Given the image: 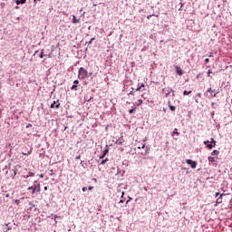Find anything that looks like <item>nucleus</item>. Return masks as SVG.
<instances>
[{
	"instance_id": "f257e3e1",
	"label": "nucleus",
	"mask_w": 232,
	"mask_h": 232,
	"mask_svg": "<svg viewBox=\"0 0 232 232\" xmlns=\"http://www.w3.org/2000/svg\"><path fill=\"white\" fill-rule=\"evenodd\" d=\"M92 75V72H88V70L84 69V67H81L78 71V79L80 81H84V79L91 77Z\"/></svg>"
},
{
	"instance_id": "f03ea898",
	"label": "nucleus",
	"mask_w": 232,
	"mask_h": 232,
	"mask_svg": "<svg viewBox=\"0 0 232 232\" xmlns=\"http://www.w3.org/2000/svg\"><path fill=\"white\" fill-rule=\"evenodd\" d=\"M27 189H28V191H30V189H33L31 194L35 195V191H37V193H39L41 191V183L34 181V185L29 187Z\"/></svg>"
},
{
	"instance_id": "7ed1b4c3",
	"label": "nucleus",
	"mask_w": 232,
	"mask_h": 232,
	"mask_svg": "<svg viewBox=\"0 0 232 232\" xmlns=\"http://www.w3.org/2000/svg\"><path fill=\"white\" fill-rule=\"evenodd\" d=\"M186 163L192 168V169H195L197 168V161H194L192 160H186Z\"/></svg>"
},
{
	"instance_id": "20e7f679",
	"label": "nucleus",
	"mask_w": 232,
	"mask_h": 232,
	"mask_svg": "<svg viewBox=\"0 0 232 232\" xmlns=\"http://www.w3.org/2000/svg\"><path fill=\"white\" fill-rule=\"evenodd\" d=\"M60 107H61V103H59V100H57L56 102H53L51 104V108H57V109H59Z\"/></svg>"
},
{
	"instance_id": "39448f33",
	"label": "nucleus",
	"mask_w": 232,
	"mask_h": 232,
	"mask_svg": "<svg viewBox=\"0 0 232 232\" xmlns=\"http://www.w3.org/2000/svg\"><path fill=\"white\" fill-rule=\"evenodd\" d=\"M175 70H176V73H178V75H183L184 72H182V69L179 65L175 66Z\"/></svg>"
},
{
	"instance_id": "423d86ee",
	"label": "nucleus",
	"mask_w": 232,
	"mask_h": 232,
	"mask_svg": "<svg viewBox=\"0 0 232 232\" xmlns=\"http://www.w3.org/2000/svg\"><path fill=\"white\" fill-rule=\"evenodd\" d=\"M208 142L213 144V146H217V140H215L213 138H211L210 140L204 141V144H208Z\"/></svg>"
},
{
	"instance_id": "0eeeda50",
	"label": "nucleus",
	"mask_w": 232,
	"mask_h": 232,
	"mask_svg": "<svg viewBox=\"0 0 232 232\" xmlns=\"http://www.w3.org/2000/svg\"><path fill=\"white\" fill-rule=\"evenodd\" d=\"M168 104L170 111H175V110H177L175 106L171 105V102H168Z\"/></svg>"
},
{
	"instance_id": "6e6552de",
	"label": "nucleus",
	"mask_w": 232,
	"mask_h": 232,
	"mask_svg": "<svg viewBox=\"0 0 232 232\" xmlns=\"http://www.w3.org/2000/svg\"><path fill=\"white\" fill-rule=\"evenodd\" d=\"M218 159V158H217V157H211V156H209V157H208V162H217Z\"/></svg>"
},
{
	"instance_id": "1a4fd4ad",
	"label": "nucleus",
	"mask_w": 232,
	"mask_h": 232,
	"mask_svg": "<svg viewBox=\"0 0 232 232\" xmlns=\"http://www.w3.org/2000/svg\"><path fill=\"white\" fill-rule=\"evenodd\" d=\"M72 22L73 24H77V23H80V20L77 19V16L72 15Z\"/></svg>"
},
{
	"instance_id": "9d476101",
	"label": "nucleus",
	"mask_w": 232,
	"mask_h": 232,
	"mask_svg": "<svg viewBox=\"0 0 232 232\" xmlns=\"http://www.w3.org/2000/svg\"><path fill=\"white\" fill-rule=\"evenodd\" d=\"M31 154H32V149H30V150H28V151L24 150V151L22 152V155L28 156V155H31Z\"/></svg>"
},
{
	"instance_id": "9b49d317",
	"label": "nucleus",
	"mask_w": 232,
	"mask_h": 232,
	"mask_svg": "<svg viewBox=\"0 0 232 232\" xmlns=\"http://www.w3.org/2000/svg\"><path fill=\"white\" fill-rule=\"evenodd\" d=\"M136 110H137V107H131V109L129 111L130 115H132V113H135Z\"/></svg>"
},
{
	"instance_id": "f8f14e48",
	"label": "nucleus",
	"mask_w": 232,
	"mask_h": 232,
	"mask_svg": "<svg viewBox=\"0 0 232 232\" xmlns=\"http://www.w3.org/2000/svg\"><path fill=\"white\" fill-rule=\"evenodd\" d=\"M26 3V0H16V5H24Z\"/></svg>"
},
{
	"instance_id": "ddd939ff",
	"label": "nucleus",
	"mask_w": 232,
	"mask_h": 232,
	"mask_svg": "<svg viewBox=\"0 0 232 232\" xmlns=\"http://www.w3.org/2000/svg\"><path fill=\"white\" fill-rule=\"evenodd\" d=\"M217 93H218V92H215L212 90L210 92V95H211V97H217Z\"/></svg>"
},
{
	"instance_id": "4468645a",
	"label": "nucleus",
	"mask_w": 232,
	"mask_h": 232,
	"mask_svg": "<svg viewBox=\"0 0 232 232\" xmlns=\"http://www.w3.org/2000/svg\"><path fill=\"white\" fill-rule=\"evenodd\" d=\"M173 135H180V133H179V130L178 129H174L173 130L172 136Z\"/></svg>"
},
{
	"instance_id": "2eb2a0df",
	"label": "nucleus",
	"mask_w": 232,
	"mask_h": 232,
	"mask_svg": "<svg viewBox=\"0 0 232 232\" xmlns=\"http://www.w3.org/2000/svg\"><path fill=\"white\" fill-rule=\"evenodd\" d=\"M108 149H105V150L103 151V154L102 157H100V159H104V157H106V154L108 153Z\"/></svg>"
},
{
	"instance_id": "dca6fc26",
	"label": "nucleus",
	"mask_w": 232,
	"mask_h": 232,
	"mask_svg": "<svg viewBox=\"0 0 232 232\" xmlns=\"http://www.w3.org/2000/svg\"><path fill=\"white\" fill-rule=\"evenodd\" d=\"M144 86H145L144 83H142L140 87L136 89V92H140L142 88H144Z\"/></svg>"
},
{
	"instance_id": "f3484780",
	"label": "nucleus",
	"mask_w": 232,
	"mask_h": 232,
	"mask_svg": "<svg viewBox=\"0 0 232 232\" xmlns=\"http://www.w3.org/2000/svg\"><path fill=\"white\" fill-rule=\"evenodd\" d=\"M43 57H44V49H42L40 53V59H43Z\"/></svg>"
},
{
	"instance_id": "a211bd4d",
	"label": "nucleus",
	"mask_w": 232,
	"mask_h": 232,
	"mask_svg": "<svg viewBox=\"0 0 232 232\" xmlns=\"http://www.w3.org/2000/svg\"><path fill=\"white\" fill-rule=\"evenodd\" d=\"M207 148H208V150H212L213 148H215V146H213V144L208 143L207 144Z\"/></svg>"
},
{
	"instance_id": "6ab92c4d",
	"label": "nucleus",
	"mask_w": 232,
	"mask_h": 232,
	"mask_svg": "<svg viewBox=\"0 0 232 232\" xmlns=\"http://www.w3.org/2000/svg\"><path fill=\"white\" fill-rule=\"evenodd\" d=\"M71 90H72L73 92H77V85H72V87H71Z\"/></svg>"
},
{
	"instance_id": "aec40b11",
	"label": "nucleus",
	"mask_w": 232,
	"mask_h": 232,
	"mask_svg": "<svg viewBox=\"0 0 232 232\" xmlns=\"http://www.w3.org/2000/svg\"><path fill=\"white\" fill-rule=\"evenodd\" d=\"M190 93H191V91H184L183 92V95H190Z\"/></svg>"
},
{
	"instance_id": "412c9836",
	"label": "nucleus",
	"mask_w": 232,
	"mask_h": 232,
	"mask_svg": "<svg viewBox=\"0 0 232 232\" xmlns=\"http://www.w3.org/2000/svg\"><path fill=\"white\" fill-rule=\"evenodd\" d=\"M218 150H213L212 152H211V155L212 156H215V155H218Z\"/></svg>"
},
{
	"instance_id": "4be33fe9",
	"label": "nucleus",
	"mask_w": 232,
	"mask_h": 232,
	"mask_svg": "<svg viewBox=\"0 0 232 232\" xmlns=\"http://www.w3.org/2000/svg\"><path fill=\"white\" fill-rule=\"evenodd\" d=\"M13 172H14V175L12 177L13 179H14L15 175H17V169H13Z\"/></svg>"
},
{
	"instance_id": "5701e85b",
	"label": "nucleus",
	"mask_w": 232,
	"mask_h": 232,
	"mask_svg": "<svg viewBox=\"0 0 232 232\" xmlns=\"http://www.w3.org/2000/svg\"><path fill=\"white\" fill-rule=\"evenodd\" d=\"M35 174L34 172H29V175L26 176V179H28V177H34Z\"/></svg>"
},
{
	"instance_id": "b1692460",
	"label": "nucleus",
	"mask_w": 232,
	"mask_h": 232,
	"mask_svg": "<svg viewBox=\"0 0 232 232\" xmlns=\"http://www.w3.org/2000/svg\"><path fill=\"white\" fill-rule=\"evenodd\" d=\"M142 104V100H138V102H136L137 106H140Z\"/></svg>"
},
{
	"instance_id": "393cba45",
	"label": "nucleus",
	"mask_w": 232,
	"mask_h": 232,
	"mask_svg": "<svg viewBox=\"0 0 232 232\" xmlns=\"http://www.w3.org/2000/svg\"><path fill=\"white\" fill-rule=\"evenodd\" d=\"M108 162V158H106L105 160H102L101 164L102 165H104L105 163Z\"/></svg>"
},
{
	"instance_id": "a878e982",
	"label": "nucleus",
	"mask_w": 232,
	"mask_h": 232,
	"mask_svg": "<svg viewBox=\"0 0 232 232\" xmlns=\"http://www.w3.org/2000/svg\"><path fill=\"white\" fill-rule=\"evenodd\" d=\"M211 73H213V72H211V70L208 71V77H211Z\"/></svg>"
},
{
	"instance_id": "bb28decb",
	"label": "nucleus",
	"mask_w": 232,
	"mask_h": 232,
	"mask_svg": "<svg viewBox=\"0 0 232 232\" xmlns=\"http://www.w3.org/2000/svg\"><path fill=\"white\" fill-rule=\"evenodd\" d=\"M92 41H95V38H92L90 41H89V44H92Z\"/></svg>"
},
{
	"instance_id": "cd10ccee",
	"label": "nucleus",
	"mask_w": 232,
	"mask_h": 232,
	"mask_svg": "<svg viewBox=\"0 0 232 232\" xmlns=\"http://www.w3.org/2000/svg\"><path fill=\"white\" fill-rule=\"evenodd\" d=\"M73 84L77 86V84H79V81H78V80H75V81L73 82Z\"/></svg>"
},
{
	"instance_id": "c85d7f7f",
	"label": "nucleus",
	"mask_w": 232,
	"mask_h": 232,
	"mask_svg": "<svg viewBox=\"0 0 232 232\" xmlns=\"http://www.w3.org/2000/svg\"><path fill=\"white\" fill-rule=\"evenodd\" d=\"M118 144L122 145V140H121V138H120V140H118Z\"/></svg>"
},
{
	"instance_id": "c756f323",
	"label": "nucleus",
	"mask_w": 232,
	"mask_h": 232,
	"mask_svg": "<svg viewBox=\"0 0 232 232\" xmlns=\"http://www.w3.org/2000/svg\"><path fill=\"white\" fill-rule=\"evenodd\" d=\"M79 159H81V155H78V156L75 158L76 160H79Z\"/></svg>"
},
{
	"instance_id": "7c9ffc66",
	"label": "nucleus",
	"mask_w": 232,
	"mask_h": 232,
	"mask_svg": "<svg viewBox=\"0 0 232 232\" xmlns=\"http://www.w3.org/2000/svg\"><path fill=\"white\" fill-rule=\"evenodd\" d=\"M205 63H209V58H206Z\"/></svg>"
},
{
	"instance_id": "2f4dec72",
	"label": "nucleus",
	"mask_w": 232,
	"mask_h": 232,
	"mask_svg": "<svg viewBox=\"0 0 232 232\" xmlns=\"http://www.w3.org/2000/svg\"><path fill=\"white\" fill-rule=\"evenodd\" d=\"M213 90H211V88H208L207 92H208L209 93H211Z\"/></svg>"
},
{
	"instance_id": "473e14b6",
	"label": "nucleus",
	"mask_w": 232,
	"mask_h": 232,
	"mask_svg": "<svg viewBox=\"0 0 232 232\" xmlns=\"http://www.w3.org/2000/svg\"><path fill=\"white\" fill-rule=\"evenodd\" d=\"M92 189H93V187H92V186H90V187H89V191H92Z\"/></svg>"
},
{
	"instance_id": "72a5a7b5",
	"label": "nucleus",
	"mask_w": 232,
	"mask_h": 232,
	"mask_svg": "<svg viewBox=\"0 0 232 232\" xmlns=\"http://www.w3.org/2000/svg\"><path fill=\"white\" fill-rule=\"evenodd\" d=\"M144 148H146V145H145V144H142V145H141V149L144 150Z\"/></svg>"
},
{
	"instance_id": "f704fd0d",
	"label": "nucleus",
	"mask_w": 232,
	"mask_h": 232,
	"mask_svg": "<svg viewBox=\"0 0 232 232\" xmlns=\"http://www.w3.org/2000/svg\"><path fill=\"white\" fill-rule=\"evenodd\" d=\"M86 189H88V188H86V187L82 188V191H86Z\"/></svg>"
},
{
	"instance_id": "c9c22d12",
	"label": "nucleus",
	"mask_w": 232,
	"mask_h": 232,
	"mask_svg": "<svg viewBox=\"0 0 232 232\" xmlns=\"http://www.w3.org/2000/svg\"><path fill=\"white\" fill-rule=\"evenodd\" d=\"M218 195H220V193H219V192H217L216 195H215V197L217 198V197H218Z\"/></svg>"
},
{
	"instance_id": "e433bc0d",
	"label": "nucleus",
	"mask_w": 232,
	"mask_h": 232,
	"mask_svg": "<svg viewBox=\"0 0 232 232\" xmlns=\"http://www.w3.org/2000/svg\"><path fill=\"white\" fill-rule=\"evenodd\" d=\"M152 15H148L147 19H151Z\"/></svg>"
},
{
	"instance_id": "4c0bfd02",
	"label": "nucleus",
	"mask_w": 232,
	"mask_h": 232,
	"mask_svg": "<svg viewBox=\"0 0 232 232\" xmlns=\"http://www.w3.org/2000/svg\"><path fill=\"white\" fill-rule=\"evenodd\" d=\"M48 190V187H44V191H47Z\"/></svg>"
},
{
	"instance_id": "58836bf2",
	"label": "nucleus",
	"mask_w": 232,
	"mask_h": 232,
	"mask_svg": "<svg viewBox=\"0 0 232 232\" xmlns=\"http://www.w3.org/2000/svg\"><path fill=\"white\" fill-rule=\"evenodd\" d=\"M218 200H220V198H218L217 200L218 204H220L221 201H218Z\"/></svg>"
},
{
	"instance_id": "ea45409f",
	"label": "nucleus",
	"mask_w": 232,
	"mask_h": 232,
	"mask_svg": "<svg viewBox=\"0 0 232 232\" xmlns=\"http://www.w3.org/2000/svg\"><path fill=\"white\" fill-rule=\"evenodd\" d=\"M124 197V192L121 193V198Z\"/></svg>"
},
{
	"instance_id": "a19ab883",
	"label": "nucleus",
	"mask_w": 232,
	"mask_h": 232,
	"mask_svg": "<svg viewBox=\"0 0 232 232\" xmlns=\"http://www.w3.org/2000/svg\"><path fill=\"white\" fill-rule=\"evenodd\" d=\"M208 57H213V53H210V55H208Z\"/></svg>"
},
{
	"instance_id": "79ce46f5",
	"label": "nucleus",
	"mask_w": 232,
	"mask_h": 232,
	"mask_svg": "<svg viewBox=\"0 0 232 232\" xmlns=\"http://www.w3.org/2000/svg\"><path fill=\"white\" fill-rule=\"evenodd\" d=\"M41 179H43V177H44L43 174L40 175Z\"/></svg>"
},
{
	"instance_id": "37998d69",
	"label": "nucleus",
	"mask_w": 232,
	"mask_h": 232,
	"mask_svg": "<svg viewBox=\"0 0 232 232\" xmlns=\"http://www.w3.org/2000/svg\"><path fill=\"white\" fill-rule=\"evenodd\" d=\"M123 202H124V200H122V199H121V200H120V203H123Z\"/></svg>"
},
{
	"instance_id": "c03bdc74",
	"label": "nucleus",
	"mask_w": 232,
	"mask_h": 232,
	"mask_svg": "<svg viewBox=\"0 0 232 232\" xmlns=\"http://www.w3.org/2000/svg\"><path fill=\"white\" fill-rule=\"evenodd\" d=\"M34 3L36 4V3H37V0H34Z\"/></svg>"
},
{
	"instance_id": "a18cd8bd",
	"label": "nucleus",
	"mask_w": 232,
	"mask_h": 232,
	"mask_svg": "<svg viewBox=\"0 0 232 232\" xmlns=\"http://www.w3.org/2000/svg\"><path fill=\"white\" fill-rule=\"evenodd\" d=\"M130 95H133V92H130Z\"/></svg>"
},
{
	"instance_id": "49530a36",
	"label": "nucleus",
	"mask_w": 232,
	"mask_h": 232,
	"mask_svg": "<svg viewBox=\"0 0 232 232\" xmlns=\"http://www.w3.org/2000/svg\"><path fill=\"white\" fill-rule=\"evenodd\" d=\"M31 190L34 191V188H30V191H31Z\"/></svg>"
},
{
	"instance_id": "de8ad7c7",
	"label": "nucleus",
	"mask_w": 232,
	"mask_h": 232,
	"mask_svg": "<svg viewBox=\"0 0 232 232\" xmlns=\"http://www.w3.org/2000/svg\"><path fill=\"white\" fill-rule=\"evenodd\" d=\"M39 51H35V53H37Z\"/></svg>"
},
{
	"instance_id": "09e8293b",
	"label": "nucleus",
	"mask_w": 232,
	"mask_h": 232,
	"mask_svg": "<svg viewBox=\"0 0 232 232\" xmlns=\"http://www.w3.org/2000/svg\"><path fill=\"white\" fill-rule=\"evenodd\" d=\"M220 198H222V194L220 195Z\"/></svg>"
},
{
	"instance_id": "8fccbe9b",
	"label": "nucleus",
	"mask_w": 232,
	"mask_h": 232,
	"mask_svg": "<svg viewBox=\"0 0 232 232\" xmlns=\"http://www.w3.org/2000/svg\"><path fill=\"white\" fill-rule=\"evenodd\" d=\"M54 232H57V231H54Z\"/></svg>"
}]
</instances>
